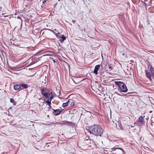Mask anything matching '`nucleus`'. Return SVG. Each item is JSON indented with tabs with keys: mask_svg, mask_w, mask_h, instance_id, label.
Listing matches in <instances>:
<instances>
[{
	"mask_svg": "<svg viewBox=\"0 0 154 154\" xmlns=\"http://www.w3.org/2000/svg\"><path fill=\"white\" fill-rule=\"evenodd\" d=\"M89 131L90 133L95 136H101L103 131L100 126L94 125L90 127Z\"/></svg>",
	"mask_w": 154,
	"mask_h": 154,
	"instance_id": "obj_1",
	"label": "nucleus"
},
{
	"mask_svg": "<svg viewBox=\"0 0 154 154\" xmlns=\"http://www.w3.org/2000/svg\"><path fill=\"white\" fill-rule=\"evenodd\" d=\"M148 70H145L146 75V77L151 82L152 79H154V68L149 64L148 66Z\"/></svg>",
	"mask_w": 154,
	"mask_h": 154,
	"instance_id": "obj_2",
	"label": "nucleus"
},
{
	"mask_svg": "<svg viewBox=\"0 0 154 154\" xmlns=\"http://www.w3.org/2000/svg\"><path fill=\"white\" fill-rule=\"evenodd\" d=\"M148 70H145L146 75V77L151 82L152 79H154V68L149 64L148 66Z\"/></svg>",
	"mask_w": 154,
	"mask_h": 154,
	"instance_id": "obj_3",
	"label": "nucleus"
},
{
	"mask_svg": "<svg viewBox=\"0 0 154 154\" xmlns=\"http://www.w3.org/2000/svg\"><path fill=\"white\" fill-rule=\"evenodd\" d=\"M115 84L119 87L118 91L120 92L124 93L126 92L128 89L126 85L123 82H116Z\"/></svg>",
	"mask_w": 154,
	"mask_h": 154,
	"instance_id": "obj_4",
	"label": "nucleus"
},
{
	"mask_svg": "<svg viewBox=\"0 0 154 154\" xmlns=\"http://www.w3.org/2000/svg\"><path fill=\"white\" fill-rule=\"evenodd\" d=\"M13 45L15 46L18 47L19 48H27L28 47L23 44V43H20V42H18V43H14Z\"/></svg>",
	"mask_w": 154,
	"mask_h": 154,
	"instance_id": "obj_5",
	"label": "nucleus"
},
{
	"mask_svg": "<svg viewBox=\"0 0 154 154\" xmlns=\"http://www.w3.org/2000/svg\"><path fill=\"white\" fill-rule=\"evenodd\" d=\"M145 117H143L142 116H140L138 118V120L136 122L137 123H142L143 124H145V120L144 118Z\"/></svg>",
	"mask_w": 154,
	"mask_h": 154,
	"instance_id": "obj_6",
	"label": "nucleus"
},
{
	"mask_svg": "<svg viewBox=\"0 0 154 154\" xmlns=\"http://www.w3.org/2000/svg\"><path fill=\"white\" fill-rule=\"evenodd\" d=\"M53 110L54 114L55 116H57L59 115L62 112L63 110L60 109H53Z\"/></svg>",
	"mask_w": 154,
	"mask_h": 154,
	"instance_id": "obj_7",
	"label": "nucleus"
},
{
	"mask_svg": "<svg viewBox=\"0 0 154 154\" xmlns=\"http://www.w3.org/2000/svg\"><path fill=\"white\" fill-rule=\"evenodd\" d=\"M100 67V65H96L94 71V73L95 75H97L98 74L97 72L99 68Z\"/></svg>",
	"mask_w": 154,
	"mask_h": 154,
	"instance_id": "obj_8",
	"label": "nucleus"
},
{
	"mask_svg": "<svg viewBox=\"0 0 154 154\" xmlns=\"http://www.w3.org/2000/svg\"><path fill=\"white\" fill-rule=\"evenodd\" d=\"M69 105L71 106H74L75 102L73 100L69 99L67 101Z\"/></svg>",
	"mask_w": 154,
	"mask_h": 154,
	"instance_id": "obj_9",
	"label": "nucleus"
},
{
	"mask_svg": "<svg viewBox=\"0 0 154 154\" xmlns=\"http://www.w3.org/2000/svg\"><path fill=\"white\" fill-rule=\"evenodd\" d=\"M65 123H66V124H68L69 125H72L74 126L75 125V123L72 122H68L66 121H65Z\"/></svg>",
	"mask_w": 154,
	"mask_h": 154,
	"instance_id": "obj_10",
	"label": "nucleus"
},
{
	"mask_svg": "<svg viewBox=\"0 0 154 154\" xmlns=\"http://www.w3.org/2000/svg\"><path fill=\"white\" fill-rule=\"evenodd\" d=\"M21 88L20 84L16 85L14 86V88L15 90H18Z\"/></svg>",
	"mask_w": 154,
	"mask_h": 154,
	"instance_id": "obj_11",
	"label": "nucleus"
},
{
	"mask_svg": "<svg viewBox=\"0 0 154 154\" xmlns=\"http://www.w3.org/2000/svg\"><path fill=\"white\" fill-rule=\"evenodd\" d=\"M59 38H62L60 40V42H63L66 39V38L63 35H61V36H60Z\"/></svg>",
	"mask_w": 154,
	"mask_h": 154,
	"instance_id": "obj_12",
	"label": "nucleus"
},
{
	"mask_svg": "<svg viewBox=\"0 0 154 154\" xmlns=\"http://www.w3.org/2000/svg\"><path fill=\"white\" fill-rule=\"evenodd\" d=\"M20 84L21 87H22L25 88H27L28 87V85L23 83H21Z\"/></svg>",
	"mask_w": 154,
	"mask_h": 154,
	"instance_id": "obj_13",
	"label": "nucleus"
},
{
	"mask_svg": "<svg viewBox=\"0 0 154 154\" xmlns=\"http://www.w3.org/2000/svg\"><path fill=\"white\" fill-rule=\"evenodd\" d=\"M42 94L44 96H45L46 98H48V93L46 92H43L42 93Z\"/></svg>",
	"mask_w": 154,
	"mask_h": 154,
	"instance_id": "obj_14",
	"label": "nucleus"
},
{
	"mask_svg": "<svg viewBox=\"0 0 154 154\" xmlns=\"http://www.w3.org/2000/svg\"><path fill=\"white\" fill-rule=\"evenodd\" d=\"M69 105L68 104V102L67 101V102H66V103H63V104H62V106L63 107H65L67 106L68 105Z\"/></svg>",
	"mask_w": 154,
	"mask_h": 154,
	"instance_id": "obj_15",
	"label": "nucleus"
},
{
	"mask_svg": "<svg viewBox=\"0 0 154 154\" xmlns=\"http://www.w3.org/2000/svg\"><path fill=\"white\" fill-rule=\"evenodd\" d=\"M65 121H60V122H59L58 123H57V124H59L60 125H62V124H66V123H65Z\"/></svg>",
	"mask_w": 154,
	"mask_h": 154,
	"instance_id": "obj_16",
	"label": "nucleus"
},
{
	"mask_svg": "<svg viewBox=\"0 0 154 154\" xmlns=\"http://www.w3.org/2000/svg\"><path fill=\"white\" fill-rule=\"evenodd\" d=\"M49 95L50 96L51 95L49 99V100H50L51 101V100L53 98V95H52V93L51 92V93H50L49 94Z\"/></svg>",
	"mask_w": 154,
	"mask_h": 154,
	"instance_id": "obj_17",
	"label": "nucleus"
},
{
	"mask_svg": "<svg viewBox=\"0 0 154 154\" xmlns=\"http://www.w3.org/2000/svg\"><path fill=\"white\" fill-rule=\"evenodd\" d=\"M117 124L120 128H122V124L120 121H118Z\"/></svg>",
	"mask_w": 154,
	"mask_h": 154,
	"instance_id": "obj_18",
	"label": "nucleus"
},
{
	"mask_svg": "<svg viewBox=\"0 0 154 154\" xmlns=\"http://www.w3.org/2000/svg\"><path fill=\"white\" fill-rule=\"evenodd\" d=\"M46 103L49 106H50V104H51V101L50 100H47L46 101Z\"/></svg>",
	"mask_w": 154,
	"mask_h": 154,
	"instance_id": "obj_19",
	"label": "nucleus"
},
{
	"mask_svg": "<svg viewBox=\"0 0 154 154\" xmlns=\"http://www.w3.org/2000/svg\"><path fill=\"white\" fill-rule=\"evenodd\" d=\"M61 35L59 32L56 33V35L58 38H59Z\"/></svg>",
	"mask_w": 154,
	"mask_h": 154,
	"instance_id": "obj_20",
	"label": "nucleus"
},
{
	"mask_svg": "<svg viewBox=\"0 0 154 154\" xmlns=\"http://www.w3.org/2000/svg\"><path fill=\"white\" fill-rule=\"evenodd\" d=\"M41 93H42V92H44L45 91H46V90H45L42 88H41Z\"/></svg>",
	"mask_w": 154,
	"mask_h": 154,
	"instance_id": "obj_21",
	"label": "nucleus"
},
{
	"mask_svg": "<svg viewBox=\"0 0 154 154\" xmlns=\"http://www.w3.org/2000/svg\"><path fill=\"white\" fill-rule=\"evenodd\" d=\"M116 149H119L122 151V152L123 153H124V150L121 148H116Z\"/></svg>",
	"mask_w": 154,
	"mask_h": 154,
	"instance_id": "obj_22",
	"label": "nucleus"
},
{
	"mask_svg": "<svg viewBox=\"0 0 154 154\" xmlns=\"http://www.w3.org/2000/svg\"><path fill=\"white\" fill-rule=\"evenodd\" d=\"M10 101L11 103H13L14 102V99L12 98L10 99Z\"/></svg>",
	"mask_w": 154,
	"mask_h": 154,
	"instance_id": "obj_23",
	"label": "nucleus"
},
{
	"mask_svg": "<svg viewBox=\"0 0 154 154\" xmlns=\"http://www.w3.org/2000/svg\"><path fill=\"white\" fill-rule=\"evenodd\" d=\"M43 88H44V89L45 90H46V91H48V89H46V87L45 86H44L43 87H42Z\"/></svg>",
	"mask_w": 154,
	"mask_h": 154,
	"instance_id": "obj_24",
	"label": "nucleus"
},
{
	"mask_svg": "<svg viewBox=\"0 0 154 154\" xmlns=\"http://www.w3.org/2000/svg\"><path fill=\"white\" fill-rule=\"evenodd\" d=\"M116 94H117L118 95H119L120 96H123V95L120 94H119V93H118V92H116Z\"/></svg>",
	"mask_w": 154,
	"mask_h": 154,
	"instance_id": "obj_25",
	"label": "nucleus"
},
{
	"mask_svg": "<svg viewBox=\"0 0 154 154\" xmlns=\"http://www.w3.org/2000/svg\"><path fill=\"white\" fill-rule=\"evenodd\" d=\"M72 22H73L74 23H75V22H76V21L74 20H73L72 21Z\"/></svg>",
	"mask_w": 154,
	"mask_h": 154,
	"instance_id": "obj_26",
	"label": "nucleus"
},
{
	"mask_svg": "<svg viewBox=\"0 0 154 154\" xmlns=\"http://www.w3.org/2000/svg\"><path fill=\"white\" fill-rule=\"evenodd\" d=\"M75 109H74L73 111H72V112H71V114H73L74 113L73 112H72L74 111H75Z\"/></svg>",
	"mask_w": 154,
	"mask_h": 154,
	"instance_id": "obj_27",
	"label": "nucleus"
},
{
	"mask_svg": "<svg viewBox=\"0 0 154 154\" xmlns=\"http://www.w3.org/2000/svg\"><path fill=\"white\" fill-rule=\"evenodd\" d=\"M109 68L110 69H111V68H112V67L110 66H109Z\"/></svg>",
	"mask_w": 154,
	"mask_h": 154,
	"instance_id": "obj_28",
	"label": "nucleus"
},
{
	"mask_svg": "<svg viewBox=\"0 0 154 154\" xmlns=\"http://www.w3.org/2000/svg\"><path fill=\"white\" fill-rule=\"evenodd\" d=\"M49 106V109H50V108H52L51 106V105H50V106Z\"/></svg>",
	"mask_w": 154,
	"mask_h": 154,
	"instance_id": "obj_29",
	"label": "nucleus"
},
{
	"mask_svg": "<svg viewBox=\"0 0 154 154\" xmlns=\"http://www.w3.org/2000/svg\"><path fill=\"white\" fill-rule=\"evenodd\" d=\"M45 1H43V3H45Z\"/></svg>",
	"mask_w": 154,
	"mask_h": 154,
	"instance_id": "obj_30",
	"label": "nucleus"
},
{
	"mask_svg": "<svg viewBox=\"0 0 154 154\" xmlns=\"http://www.w3.org/2000/svg\"><path fill=\"white\" fill-rule=\"evenodd\" d=\"M53 61H54V63H55V61L54 60H53Z\"/></svg>",
	"mask_w": 154,
	"mask_h": 154,
	"instance_id": "obj_31",
	"label": "nucleus"
},
{
	"mask_svg": "<svg viewBox=\"0 0 154 154\" xmlns=\"http://www.w3.org/2000/svg\"><path fill=\"white\" fill-rule=\"evenodd\" d=\"M17 18H18V19H20V17H18Z\"/></svg>",
	"mask_w": 154,
	"mask_h": 154,
	"instance_id": "obj_32",
	"label": "nucleus"
},
{
	"mask_svg": "<svg viewBox=\"0 0 154 154\" xmlns=\"http://www.w3.org/2000/svg\"><path fill=\"white\" fill-rule=\"evenodd\" d=\"M124 55V53H123V54H122V55Z\"/></svg>",
	"mask_w": 154,
	"mask_h": 154,
	"instance_id": "obj_33",
	"label": "nucleus"
},
{
	"mask_svg": "<svg viewBox=\"0 0 154 154\" xmlns=\"http://www.w3.org/2000/svg\"><path fill=\"white\" fill-rule=\"evenodd\" d=\"M152 112V111H150V112Z\"/></svg>",
	"mask_w": 154,
	"mask_h": 154,
	"instance_id": "obj_34",
	"label": "nucleus"
},
{
	"mask_svg": "<svg viewBox=\"0 0 154 154\" xmlns=\"http://www.w3.org/2000/svg\"><path fill=\"white\" fill-rule=\"evenodd\" d=\"M130 93H128L127 94H130Z\"/></svg>",
	"mask_w": 154,
	"mask_h": 154,
	"instance_id": "obj_35",
	"label": "nucleus"
}]
</instances>
